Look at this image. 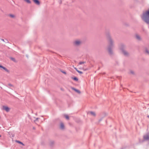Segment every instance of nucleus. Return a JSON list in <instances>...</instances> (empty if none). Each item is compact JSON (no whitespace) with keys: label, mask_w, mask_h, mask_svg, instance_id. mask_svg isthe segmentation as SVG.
Wrapping results in <instances>:
<instances>
[{"label":"nucleus","mask_w":149,"mask_h":149,"mask_svg":"<svg viewBox=\"0 0 149 149\" xmlns=\"http://www.w3.org/2000/svg\"><path fill=\"white\" fill-rule=\"evenodd\" d=\"M64 124L63 123H61L60 124V128L61 129H64Z\"/></svg>","instance_id":"10"},{"label":"nucleus","mask_w":149,"mask_h":149,"mask_svg":"<svg viewBox=\"0 0 149 149\" xmlns=\"http://www.w3.org/2000/svg\"><path fill=\"white\" fill-rule=\"evenodd\" d=\"M82 43L81 41L80 40H76L73 42L74 45L76 46H79Z\"/></svg>","instance_id":"3"},{"label":"nucleus","mask_w":149,"mask_h":149,"mask_svg":"<svg viewBox=\"0 0 149 149\" xmlns=\"http://www.w3.org/2000/svg\"><path fill=\"white\" fill-rule=\"evenodd\" d=\"M109 46L108 48V50L110 54L112 53V50L111 49V47L113 45V42L111 39H110L109 40Z\"/></svg>","instance_id":"2"},{"label":"nucleus","mask_w":149,"mask_h":149,"mask_svg":"<svg viewBox=\"0 0 149 149\" xmlns=\"http://www.w3.org/2000/svg\"><path fill=\"white\" fill-rule=\"evenodd\" d=\"M136 38L138 39V40H140V36L138 35H136Z\"/></svg>","instance_id":"15"},{"label":"nucleus","mask_w":149,"mask_h":149,"mask_svg":"<svg viewBox=\"0 0 149 149\" xmlns=\"http://www.w3.org/2000/svg\"><path fill=\"white\" fill-rule=\"evenodd\" d=\"M11 59H12V60H13V61H14V62H15L16 61H15V59L14 58H11Z\"/></svg>","instance_id":"20"},{"label":"nucleus","mask_w":149,"mask_h":149,"mask_svg":"<svg viewBox=\"0 0 149 149\" xmlns=\"http://www.w3.org/2000/svg\"><path fill=\"white\" fill-rule=\"evenodd\" d=\"M63 73H64V74H66V73L65 72H63Z\"/></svg>","instance_id":"25"},{"label":"nucleus","mask_w":149,"mask_h":149,"mask_svg":"<svg viewBox=\"0 0 149 149\" xmlns=\"http://www.w3.org/2000/svg\"><path fill=\"white\" fill-rule=\"evenodd\" d=\"M146 52L148 54H149V52L147 50H146Z\"/></svg>","instance_id":"22"},{"label":"nucleus","mask_w":149,"mask_h":149,"mask_svg":"<svg viewBox=\"0 0 149 149\" xmlns=\"http://www.w3.org/2000/svg\"><path fill=\"white\" fill-rule=\"evenodd\" d=\"M65 118L67 119H69V116H68V115H65Z\"/></svg>","instance_id":"18"},{"label":"nucleus","mask_w":149,"mask_h":149,"mask_svg":"<svg viewBox=\"0 0 149 149\" xmlns=\"http://www.w3.org/2000/svg\"><path fill=\"white\" fill-rule=\"evenodd\" d=\"M72 79H73L74 80L76 81H77L78 80V79H77V78L76 77H74V78H72Z\"/></svg>","instance_id":"17"},{"label":"nucleus","mask_w":149,"mask_h":149,"mask_svg":"<svg viewBox=\"0 0 149 149\" xmlns=\"http://www.w3.org/2000/svg\"><path fill=\"white\" fill-rule=\"evenodd\" d=\"M74 69L77 72V71H79L77 68H74Z\"/></svg>","instance_id":"23"},{"label":"nucleus","mask_w":149,"mask_h":149,"mask_svg":"<svg viewBox=\"0 0 149 149\" xmlns=\"http://www.w3.org/2000/svg\"><path fill=\"white\" fill-rule=\"evenodd\" d=\"M144 138L146 140L149 139V135H146L144 136Z\"/></svg>","instance_id":"8"},{"label":"nucleus","mask_w":149,"mask_h":149,"mask_svg":"<svg viewBox=\"0 0 149 149\" xmlns=\"http://www.w3.org/2000/svg\"><path fill=\"white\" fill-rule=\"evenodd\" d=\"M0 68L1 69V70H3L8 72H9V70L7 69L1 65H0Z\"/></svg>","instance_id":"6"},{"label":"nucleus","mask_w":149,"mask_h":149,"mask_svg":"<svg viewBox=\"0 0 149 149\" xmlns=\"http://www.w3.org/2000/svg\"><path fill=\"white\" fill-rule=\"evenodd\" d=\"M123 45H121V46L120 48V49L121 50L123 53L125 55L127 56L128 54V53L127 52H126L125 51V50L123 49Z\"/></svg>","instance_id":"5"},{"label":"nucleus","mask_w":149,"mask_h":149,"mask_svg":"<svg viewBox=\"0 0 149 149\" xmlns=\"http://www.w3.org/2000/svg\"><path fill=\"white\" fill-rule=\"evenodd\" d=\"M77 72H78L79 73H80V74H83V72H81V71H79H79H77Z\"/></svg>","instance_id":"19"},{"label":"nucleus","mask_w":149,"mask_h":149,"mask_svg":"<svg viewBox=\"0 0 149 149\" xmlns=\"http://www.w3.org/2000/svg\"><path fill=\"white\" fill-rule=\"evenodd\" d=\"M37 5H39L40 4V1L38 0H32Z\"/></svg>","instance_id":"7"},{"label":"nucleus","mask_w":149,"mask_h":149,"mask_svg":"<svg viewBox=\"0 0 149 149\" xmlns=\"http://www.w3.org/2000/svg\"><path fill=\"white\" fill-rule=\"evenodd\" d=\"M2 109L3 110H5L7 112H9L10 109V108L6 106H3Z\"/></svg>","instance_id":"4"},{"label":"nucleus","mask_w":149,"mask_h":149,"mask_svg":"<svg viewBox=\"0 0 149 149\" xmlns=\"http://www.w3.org/2000/svg\"><path fill=\"white\" fill-rule=\"evenodd\" d=\"M23 1L26 3L28 4H31V1L30 0H23Z\"/></svg>","instance_id":"9"},{"label":"nucleus","mask_w":149,"mask_h":149,"mask_svg":"<svg viewBox=\"0 0 149 149\" xmlns=\"http://www.w3.org/2000/svg\"><path fill=\"white\" fill-rule=\"evenodd\" d=\"M90 114L92 116H95L96 114L95 112H94L91 111L90 112Z\"/></svg>","instance_id":"12"},{"label":"nucleus","mask_w":149,"mask_h":149,"mask_svg":"<svg viewBox=\"0 0 149 149\" xmlns=\"http://www.w3.org/2000/svg\"><path fill=\"white\" fill-rule=\"evenodd\" d=\"M72 89L79 94H80L81 93V92L79 90L76 89L74 88H73Z\"/></svg>","instance_id":"11"},{"label":"nucleus","mask_w":149,"mask_h":149,"mask_svg":"<svg viewBox=\"0 0 149 149\" xmlns=\"http://www.w3.org/2000/svg\"><path fill=\"white\" fill-rule=\"evenodd\" d=\"M17 142L18 143H20V144H22L23 145H24L23 144L22 142H20V141H17Z\"/></svg>","instance_id":"21"},{"label":"nucleus","mask_w":149,"mask_h":149,"mask_svg":"<svg viewBox=\"0 0 149 149\" xmlns=\"http://www.w3.org/2000/svg\"><path fill=\"white\" fill-rule=\"evenodd\" d=\"M86 62L84 61H81L79 63V65H81L85 63Z\"/></svg>","instance_id":"14"},{"label":"nucleus","mask_w":149,"mask_h":149,"mask_svg":"<svg viewBox=\"0 0 149 149\" xmlns=\"http://www.w3.org/2000/svg\"><path fill=\"white\" fill-rule=\"evenodd\" d=\"M1 137V136L0 135V137Z\"/></svg>","instance_id":"26"},{"label":"nucleus","mask_w":149,"mask_h":149,"mask_svg":"<svg viewBox=\"0 0 149 149\" xmlns=\"http://www.w3.org/2000/svg\"><path fill=\"white\" fill-rule=\"evenodd\" d=\"M79 68L80 69L84 71H86V70H88L87 69H84V67H79Z\"/></svg>","instance_id":"13"},{"label":"nucleus","mask_w":149,"mask_h":149,"mask_svg":"<svg viewBox=\"0 0 149 149\" xmlns=\"http://www.w3.org/2000/svg\"><path fill=\"white\" fill-rule=\"evenodd\" d=\"M147 117L148 118H149V115H148L147 116Z\"/></svg>","instance_id":"24"},{"label":"nucleus","mask_w":149,"mask_h":149,"mask_svg":"<svg viewBox=\"0 0 149 149\" xmlns=\"http://www.w3.org/2000/svg\"><path fill=\"white\" fill-rule=\"evenodd\" d=\"M9 16L10 17H12V18H14L15 17V15H12V14L10 15Z\"/></svg>","instance_id":"16"},{"label":"nucleus","mask_w":149,"mask_h":149,"mask_svg":"<svg viewBox=\"0 0 149 149\" xmlns=\"http://www.w3.org/2000/svg\"><path fill=\"white\" fill-rule=\"evenodd\" d=\"M141 17L144 22L149 24V10L144 12Z\"/></svg>","instance_id":"1"}]
</instances>
